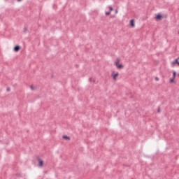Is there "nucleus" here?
I'll list each match as a JSON object with an SVG mask.
<instances>
[{
    "mask_svg": "<svg viewBox=\"0 0 179 179\" xmlns=\"http://www.w3.org/2000/svg\"><path fill=\"white\" fill-rule=\"evenodd\" d=\"M115 65H116V67H117V69H122L124 68V66L122 64H120V63L119 64H115Z\"/></svg>",
    "mask_w": 179,
    "mask_h": 179,
    "instance_id": "nucleus-1",
    "label": "nucleus"
},
{
    "mask_svg": "<svg viewBox=\"0 0 179 179\" xmlns=\"http://www.w3.org/2000/svg\"><path fill=\"white\" fill-rule=\"evenodd\" d=\"M130 26H131V27H135V22H134V20H130Z\"/></svg>",
    "mask_w": 179,
    "mask_h": 179,
    "instance_id": "nucleus-2",
    "label": "nucleus"
},
{
    "mask_svg": "<svg viewBox=\"0 0 179 179\" xmlns=\"http://www.w3.org/2000/svg\"><path fill=\"white\" fill-rule=\"evenodd\" d=\"M21 49V47L19 45H17L14 48V51L15 52H18Z\"/></svg>",
    "mask_w": 179,
    "mask_h": 179,
    "instance_id": "nucleus-3",
    "label": "nucleus"
},
{
    "mask_svg": "<svg viewBox=\"0 0 179 179\" xmlns=\"http://www.w3.org/2000/svg\"><path fill=\"white\" fill-rule=\"evenodd\" d=\"M118 76H119V73H118V72H117L116 73H115V75L112 74V76L113 77V79H114L115 80H117V77Z\"/></svg>",
    "mask_w": 179,
    "mask_h": 179,
    "instance_id": "nucleus-4",
    "label": "nucleus"
},
{
    "mask_svg": "<svg viewBox=\"0 0 179 179\" xmlns=\"http://www.w3.org/2000/svg\"><path fill=\"white\" fill-rule=\"evenodd\" d=\"M38 162H39V166L42 167L43 166V162L41 159H38Z\"/></svg>",
    "mask_w": 179,
    "mask_h": 179,
    "instance_id": "nucleus-5",
    "label": "nucleus"
},
{
    "mask_svg": "<svg viewBox=\"0 0 179 179\" xmlns=\"http://www.w3.org/2000/svg\"><path fill=\"white\" fill-rule=\"evenodd\" d=\"M155 18L156 20H161L162 19V16L161 15H157Z\"/></svg>",
    "mask_w": 179,
    "mask_h": 179,
    "instance_id": "nucleus-6",
    "label": "nucleus"
},
{
    "mask_svg": "<svg viewBox=\"0 0 179 179\" xmlns=\"http://www.w3.org/2000/svg\"><path fill=\"white\" fill-rule=\"evenodd\" d=\"M120 61H121V59L120 58L116 59V62H115V64H120Z\"/></svg>",
    "mask_w": 179,
    "mask_h": 179,
    "instance_id": "nucleus-7",
    "label": "nucleus"
},
{
    "mask_svg": "<svg viewBox=\"0 0 179 179\" xmlns=\"http://www.w3.org/2000/svg\"><path fill=\"white\" fill-rule=\"evenodd\" d=\"M178 63V59H176L174 62H172L173 64H176Z\"/></svg>",
    "mask_w": 179,
    "mask_h": 179,
    "instance_id": "nucleus-8",
    "label": "nucleus"
},
{
    "mask_svg": "<svg viewBox=\"0 0 179 179\" xmlns=\"http://www.w3.org/2000/svg\"><path fill=\"white\" fill-rule=\"evenodd\" d=\"M63 138L66 140H70L71 138L69 136H64Z\"/></svg>",
    "mask_w": 179,
    "mask_h": 179,
    "instance_id": "nucleus-9",
    "label": "nucleus"
},
{
    "mask_svg": "<svg viewBox=\"0 0 179 179\" xmlns=\"http://www.w3.org/2000/svg\"><path fill=\"white\" fill-rule=\"evenodd\" d=\"M176 76V72L174 71V72H173V78H175Z\"/></svg>",
    "mask_w": 179,
    "mask_h": 179,
    "instance_id": "nucleus-10",
    "label": "nucleus"
},
{
    "mask_svg": "<svg viewBox=\"0 0 179 179\" xmlns=\"http://www.w3.org/2000/svg\"><path fill=\"white\" fill-rule=\"evenodd\" d=\"M109 12H110L111 13V11H113V8L111 7V6H109Z\"/></svg>",
    "mask_w": 179,
    "mask_h": 179,
    "instance_id": "nucleus-11",
    "label": "nucleus"
},
{
    "mask_svg": "<svg viewBox=\"0 0 179 179\" xmlns=\"http://www.w3.org/2000/svg\"><path fill=\"white\" fill-rule=\"evenodd\" d=\"M110 13H111V12H106V13H105V15H110Z\"/></svg>",
    "mask_w": 179,
    "mask_h": 179,
    "instance_id": "nucleus-12",
    "label": "nucleus"
},
{
    "mask_svg": "<svg viewBox=\"0 0 179 179\" xmlns=\"http://www.w3.org/2000/svg\"><path fill=\"white\" fill-rule=\"evenodd\" d=\"M174 79L175 78H173L171 80H170V83H174Z\"/></svg>",
    "mask_w": 179,
    "mask_h": 179,
    "instance_id": "nucleus-13",
    "label": "nucleus"
},
{
    "mask_svg": "<svg viewBox=\"0 0 179 179\" xmlns=\"http://www.w3.org/2000/svg\"><path fill=\"white\" fill-rule=\"evenodd\" d=\"M155 80H156V81H159V78H157V77H156V78H155Z\"/></svg>",
    "mask_w": 179,
    "mask_h": 179,
    "instance_id": "nucleus-14",
    "label": "nucleus"
},
{
    "mask_svg": "<svg viewBox=\"0 0 179 179\" xmlns=\"http://www.w3.org/2000/svg\"><path fill=\"white\" fill-rule=\"evenodd\" d=\"M157 112H158V113H161L160 108H159V109L157 110Z\"/></svg>",
    "mask_w": 179,
    "mask_h": 179,
    "instance_id": "nucleus-15",
    "label": "nucleus"
},
{
    "mask_svg": "<svg viewBox=\"0 0 179 179\" xmlns=\"http://www.w3.org/2000/svg\"><path fill=\"white\" fill-rule=\"evenodd\" d=\"M10 90V87L7 88V91H8V92H9Z\"/></svg>",
    "mask_w": 179,
    "mask_h": 179,
    "instance_id": "nucleus-16",
    "label": "nucleus"
},
{
    "mask_svg": "<svg viewBox=\"0 0 179 179\" xmlns=\"http://www.w3.org/2000/svg\"><path fill=\"white\" fill-rule=\"evenodd\" d=\"M31 90H34V88L33 86L31 87Z\"/></svg>",
    "mask_w": 179,
    "mask_h": 179,
    "instance_id": "nucleus-17",
    "label": "nucleus"
},
{
    "mask_svg": "<svg viewBox=\"0 0 179 179\" xmlns=\"http://www.w3.org/2000/svg\"><path fill=\"white\" fill-rule=\"evenodd\" d=\"M27 31V27L24 28V31Z\"/></svg>",
    "mask_w": 179,
    "mask_h": 179,
    "instance_id": "nucleus-18",
    "label": "nucleus"
},
{
    "mask_svg": "<svg viewBox=\"0 0 179 179\" xmlns=\"http://www.w3.org/2000/svg\"><path fill=\"white\" fill-rule=\"evenodd\" d=\"M22 0H17L18 2H20Z\"/></svg>",
    "mask_w": 179,
    "mask_h": 179,
    "instance_id": "nucleus-19",
    "label": "nucleus"
},
{
    "mask_svg": "<svg viewBox=\"0 0 179 179\" xmlns=\"http://www.w3.org/2000/svg\"><path fill=\"white\" fill-rule=\"evenodd\" d=\"M177 64L179 66V62H178Z\"/></svg>",
    "mask_w": 179,
    "mask_h": 179,
    "instance_id": "nucleus-20",
    "label": "nucleus"
},
{
    "mask_svg": "<svg viewBox=\"0 0 179 179\" xmlns=\"http://www.w3.org/2000/svg\"><path fill=\"white\" fill-rule=\"evenodd\" d=\"M116 13H117V10H116Z\"/></svg>",
    "mask_w": 179,
    "mask_h": 179,
    "instance_id": "nucleus-21",
    "label": "nucleus"
},
{
    "mask_svg": "<svg viewBox=\"0 0 179 179\" xmlns=\"http://www.w3.org/2000/svg\"><path fill=\"white\" fill-rule=\"evenodd\" d=\"M178 34H179V31H178Z\"/></svg>",
    "mask_w": 179,
    "mask_h": 179,
    "instance_id": "nucleus-22",
    "label": "nucleus"
}]
</instances>
